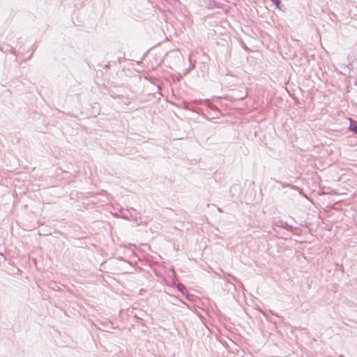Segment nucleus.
Segmentation results:
<instances>
[{
	"mask_svg": "<svg viewBox=\"0 0 357 357\" xmlns=\"http://www.w3.org/2000/svg\"><path fill=\"white\" fill-rule=\"evenodd\" d=\"M349 130L357 134V123L351 121L349 126Z\"/></svg>",
	"mask_w": 357,
	"mask_h": 357,
	"instance_id": "1",
	"label": "nucleus"
},
{
	"mask_svg": "<svg viewBox=\"0 0 357 357\" xmlns=\"http://www.w3.org/2000/svg\"><path fill=\"white\" fill-rule=\"evenodd\" d=\"M178 289L182 293L184 294V291H186V289L183 284H179L178 285Z\"/></svg>",
	"mask_w": 357,
	"mask_h": 357,
	"instance_id": "2",
	"label": "nucleus"
},
{
	"mask_svg": "<svg viewBox=\"0 0 357 357\" xmlns=\"http://www.w3.org/2000/svg\"><path fill=\"white\" fill-rule=\"evenodd\" d=\"M273 3H275L276 6H278L280 3V0H271Z\"/></svg>",
	"mask_w": 357,
	"mask_h": 357,
	"instance_id": "3",
	"label": "nucleus"
}]
</instances>
